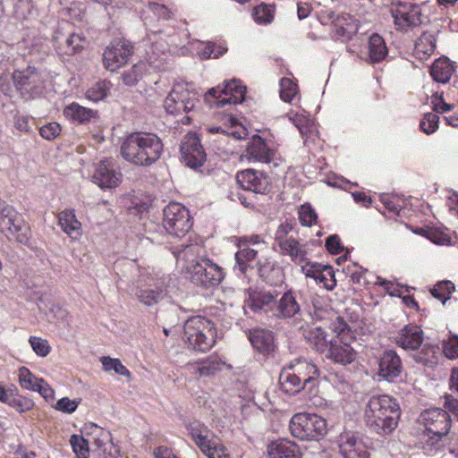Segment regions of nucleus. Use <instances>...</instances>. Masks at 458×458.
Here are the masks:
<instances>
[{"instance_id":"1","label":"nucleus","mask_w":458,"mask_h":458,"mask_svg":"<svg viewBox=\"0 0 458 458\" xmlns=\"http://www.w3.org/2000/svg\"><path fill=\"white\" fill-rule=\"evenodd\" d=\"M201 247L198 244L182 245L173 248L172 253L177 265L199 286L209 288L218 285L224 279L222 267L208 258H199Z\"/></svg>"},{"instance_id":"2","label":"nucleus","mask_w":458,"mask_h":458,"mask_svg":"<svg viewBox=\"0 0 458 458\" xmlns=\"http://www.w3.org/2000/svg\"><path fill=\"white\" fill-rule=\"evenodd\" d=\"M164 144L155 133L131 132L121 143L120 153L124 160L138 166H150L161 157Z\"/></svg>"},{"instance_id":"3","label":"nucleus","mask_w":458,"mask_h":458,"mask_svg":"<svg viewBox=\"0 0 458 458\" xmlns=\"http://www.w3.org/2000/svg\"><path fill=\"white\" fill-rule=\"evenodd\" d=\"M400 407L394 398L388 394L372 395L364 408L365 424L377 434H391L398 425Z\"/></svg>"},{"instance_id":"4","label":"nucleus","mask_w":458,"mask_h":458,"mask_svg":"<svg viewBox=\"0 0 458 458\" xmlns=\"http://www.w3.org/2000/svg\"><path fill=\"white\" fill-rule=\"evenodd\" d=\"M420 421L424 425L428 437L424 449L430 455H437L445 447L443 437L450 430L451 417L446 411L433 408L423 411L420 416Z\"/></svg>"},{"instance_id":"5","label":"nucleus","mask_w":458,"mask_h":458,"mask_svg":"<svg viewBox=\"0 0 458 458\" xmlns=\"http://www.w3.org/2000/svg\"><path fill=\"white\" fill-rule=\"evenodd\" d=\"M216 335V327L210 319L194 316L184 323L182 340L189 349L206 352L215 345Z\"/></svg>"},{"instance_id":"6","label":"nucleus","mask_w":458,"mask_h":458,"mask_svg":"<svg viewBox=\"0 0 458 458\" xmlns=\"http://www.w3.org/2000/svg\"><path fill=\"white\" fill-rule=\"evenodd\" d=\"M318 368L312 362L298 360L288 369H284L279 377V383L284 392L289 394L299 393L308 384L316 382Z\"/></svg>"},{"instance_id":"7","label":"nucleus","mask_w":458,"mask_h":458,"mask_svg":"<svg viewBox=\"0 0 458 458\" xmlns=\"http://www.w3.org/2000/svg\"><path fill=\"white\" fill-rule=\"evenodd\" d=\"M289 428L300 440L319 441L327 432V424L324 418L315 413L301 412L292 417Z\"/></svg>"},{"instance_id":"8","label":"nucleus","mask_w":458,"mask_h":458,"mask_svg":"<svg viewBox=\"0 0 458 458\" xmlns=\"http://www.w3.org/2000/svg\"><path fill=\"white\" fill-rule=\"evenodd\" d=\"M187 429L194 444L208 458H229L220 439L205 424L191 422Z\"/></svg>"},{"instance_id":"9","label":"nucleus","mask_w":458,"mask_h":458,"mask_svg":"<svg viewBox=\"0 0 458 458\" xmlns=\"http://www.w3.org/2000/svg\"><path fill=\"white\" fill-rule=\"evenodd\" d=\"M199 93L191 83L176 82L164 101L166 112L176 114L192 111L199 101Z\"/></svg>"},{"instance_id":"10","label":"nucleus","mask_w":458,"mask_h":458,"mask_svg":"<svg viewBox=\"0 0 458 458\" xmlns=\"http://www.w3.org/2000/svg\"><path fill=\"white\" fill-rule=\"evenodd\" d=\"M246 87L239 80H231L223 87L210 89L205 95V101L211 107H224L225 105L240 104L245 99Z\"/></svg>"},{"instance_id":"11","label":"nucleus","mask_w":458,"mask_h":458,"mask_svg":"<svg viewBox=\"0 0 458 458\" xmlns=\"http://www.w3.org/2000/svg\"><path fill=\"white\" fill-rule=\"evenodd\" d=\"M0 232L21 244L29 242V226L16 210L4 201H0Z\"/></svg>"},{"instance_id":"12","label":"nucleus","mask_w":458,"mask_h":458,"mask_svg":"<svg viewBox=\"0 0 458 458\" xmlns=\"http://www.w3.org/2000/svg\"><path fill=\"white\" fill-rule=\"evenodd\" d=\"M163 225L169 234L183 236L192 225L189 210L180 203H170L164 209Z\"/></svg>"},{"instance_id":"13","label":"nucleus","mask_w":458,"mask_h":458,"mask_svg":"<svg viewBox=\"0 0 458 458\" xmlns=\"http://www.w3.org/2000/svg\"><path fill=\"white\" fill-rule=\"evenodd\" d=\"M246 157L250 161L272 165L276 167L282 163L279 152L273 145L259 135L252 137L246 148Z\"/></svg>"},{"instance_id":"14","label":"nucleus","mask_w":458,"mask_h":458,"mask_svg":"<svg viewBox=\"0 0 458 458\" xmlns=\"http://www.w3.org/2000/svg\"><path fill=\"white\" fill-rule=\"evenodd\" d=\"M322 23H332V33L337 39L349 40L358 31L357 21L348 13L335 14L333 11H322L319 14Z\"/></svg>"},{"instance_id":"15","label":"nucleus","mask_w":458,"mask_h":458,"mask_svg":"<svg viewBox=\"0 0 458 458\" xmlns=\"http://www.w3.org/2000/svg\"><path fill=\"white\" fill-rule=\"evenodd\" d=\"M235 261L233 269L238 275L244 277H250L254 275H259L260 277L265 276V270L260 265L257 250L239 243V250L235 253Z\"/></svg>"},{"instance_id":"16","label":"nucleus","mask_w":458,"mask_h":458,"mask_svg":"<svg viewBox=\"0 0 458 458\" xmlns=\"http://www.w3.org/2000/svg\"><path fill=\"white\" fill-rule=\"evenodd\" d=\"M132 55V46L125 39H115L103 53V64L110 72H115L124 65Z\"/></svg>"},{"instance_id":"17","label":"nucleus","mask_w":458,"mask_h":458,"mask_svg":"<svg viewBox=\"0 0 458 458\" xmlns=\"http://www.w3.org/2000/svg\"><path fill=\"white\" fill-rule=\"evenodd\" d=\"M391 13L397 30L403 31L420 26L428 19L422 14L420 7L412 4H398L391 9Z\"/></svg>"},{"instance_id":"18","label":"nucleus","mask_w":458,"mask_h":458,"mask_svg":"<svg viewBox=\"0 0 458 458\" xmlns=\"http://www.w3.org/2000/svg\"><path fill=\"white\" fill-rule=\"evenodd\" d=\"M15 88L22 95L32 96L38 94L43 88V81L37 69L28 67L26 70H16L13 73Z\"/></svg>"},{"instance_id":"19","label":"nucleus","mask_w":458,"mask_h":458,"mask_svg":"<svg viewBox=\"0 0 458 458\" xmlns=\"http://www.w3.org/2000/svg\"><path fill=\"white\" fill-rule=\"evenodd\" d=\"M181 154L186 165L191 168L199 167L206 161V153L200 140L192 133H188L183 138L181 145Z\"/></svg>"},{"instance_id":"20","label":"nucleus","mask_w":458,"mask_h":458,"mask_svg":"<svg viewBox=\"0 0 458 458\" xmlns=\"http://www.w3.org/2000/svg\"><path fill=\"white\" fill-rule=\"evenodd\" d=\"M123 174L113 158L101 161L94 173L93 181L100 188H114L122 181Z\"/></svg>"},{"instance_id":"21","label":"nucleus","mask_w":458,"mask_h":458,"mask_svg":"<svg viewBox=\"0 0 458 458\" xmlns=\"http://www.w3.org/2000/svg\"><path fill=\"white\" fill-rule=\"evenodd\" d=\"M338 446L344 458H369V452L358 434L344 431L338 438Z\"/></svg>"},{"instance_id":"22","label":"nucleus","mask_w":458,"mask_h":458,"mask_svg":"<svg viewBox=\"0 0 458 458\" xmlns=\"http://www.w3.org/2000/svg\"><path fill=\"white\" fill-rule=\"evenodd\" d=\"M236 180L242 189L254 193H265L268 187V178L263 173L246 169L237 174Z\"/></svg>"},{"instance_id":"23","label":"nucleus","mask_w":458,"mask_h":458,"mask_svg":"<svg viewBox=\"0 0 458 458\" xmlns=\"http://www.w3.org/2000/svg\"><path fill=\"white\" fill-rule=\"evenodd\" d=\"M403 370L402 361L397 353L386 351L378 359V376L386 381H393L398 377Z\"/></svg>"},{"instance_id":"24","label":"nucleus","mask_w":458,"mask_h":458,"mask_svg":"<svg viewBox=\"0 0 458 458\" xmlns=\"http://www.w3.org/2000/svg\"><path fill=\"white\" fill-rule=\"evenodd\" d=\"M351 342L331 340L330 346L325 353L326 357L344 366L351 364L356 359V352L351 346Z\"/></svg>"},{"instance_id":"25","label":"nucleus","mask_w":458,"mask_h":458,"mask_svg":"<svg viewBox=\"0 0 458 458\" xmlns=\"http://www.w3.org/2000/svg\"><path fill=\"white\" fill-rule=\"evenodd\" d=\"M423 342V331L416 325H408L395 336V343L405 350H416Z\"/></svg>"},{"instance_id":"26","label":"nucleus","mask_w":458,"mask_h":458,"mask_svg":"<svg viewBox=\"0 0 458 458\" xmlns=\"http://www.w3.org/2000/svg\"><path fill=\"white\" fill-rule=\"evenodd\" d=\"M300 310V304L293 293L287 291L278 301H276L275 307L272 309V314L279 318H290L298 314Z\"/></svg>"},{"instance_id":"27","label":"nucleus","mask_w":458,"mask_h":458,"mask_svg":"<svg viewBox=\"0 0 458 458\" xmlns=\"http://www.w3.org/2000/svg\"><path fill=\"white\" fill-rule=\"evenodd\" d=\"M58 225L62 231L72 240L82 234L81 223L77 219L74 209H64L58 215Z\"/></svg>"},{"instance_id":"28","label":"nucleus","mask_w":458,"mask_h":458,"mask_svg":"<svg viewBox=\"0 0 458 458\" xmlns=\"http://www.w3.org/2000/svg\"><path fill=\"white\" fill-rule=\"evenodd\" d=\"M279 254L282 256H288L290 259L297 264L301 265L307 260V248L306 244H301L297 239H289L284 244L278 246Z\"/></svg>"},{"instance_id":"29","label":"nucleus","mask_w":458,"mask_h":458,"mask_svg":"<svg viewBox=\"0 0 458 458\" xmlns=\"http://www.w3.org/2000/svg\"><path fill=\"white\" fill-rule=\"evenodd\" d=\"M455 72L454 63L447 57H440L432 64L430 75L438 83H448Z\"/></svg>"},{"instance_id":"30","label":"nucleus","mask_w":458,"mask_h":458,"mask_svg":"<svg viewBox=\"0 0 458 458\" xmlns=\"http://www.w3.org/2000/svg\"><path fill=\"white\" fill-rule=\"evenodd\" d=\"M268 455L270 458H298L300 450L293 441L280 439L269 445Z\"/></svg>"},{"instance_id":"31","label":"nucleus","mask_w":458,"mask_h":458,"mask_svg":"<svg viewBox=\"0 0 458 458\" xmlns=\"http://www.w3.org/2000/svg\"><path fill=\"white\" fill-rule=\"evenodd\" d=\"M249 339L252 346L261 353L269 354L274 350V335L271 331L254 329L250 332Z\"/></svg>"},{"instance_id":"32","label":"nucleus","mask_w":458,"mask_h":458,"mask_svg":"<svg viewBox=\"0 0 458 458\" xmlns=\"http://www.w3.org/2000/svg\"><path fill=\"white\" fill-rule=\"evenodd\" d=\"M436 36L433 32H424L414 43L413 54L416 58L424 60L429 57L436 49Z\"/></svg>"},{"instance_id":"33","label":"nucleus","mask_w":458,"mask_h":458,"mask_svg":"<svg viewBox=\"0 0 458 458\" xmlns=\"http://www.w3.org/2000/svg\"><path fill=\"white\" fill-rule=\"evenodd\" d=\"M304 337L310 346L319 353H326L330 346V341L327 339V333L320 327H316L304 330Z\"/></svg>"},{"instance_id":"34","label":"nucleus","mask_w":458,"mask_h":458,"mask_svg":"<svg viewBox=\"0 0 458 458\" xmlns=\"http://www.w3.org/2000/svg\"><path fill=\"white\" fill-rule=\"evenodd\" d=\"M276 296L267 291L256 292L250 295L248 301L249 307L253 311L265 310V312L271 311L275 307Z\"/></svg>"},{"instance_id":"35","label":"nucleus","mask_w":458,"mask_h":458,"mask_svg":"<svg viewBox=\"0 0 458 458\" xmlns=\"http://www.w3.org/2000/svg\"><path fill=\"white\" fill-rule=\"evenodd\" d=\"M97 112L72 102L64 109V115L79 123H85L95 118Z\"/></svg>"},{"instance_id":"36","label":"nucleus","mask_w":458,"mask_h":458,"mask_svg":"<svg viewBox=\"0 0 458 458\" xmlns=\"http://www.w3.org/2000/svg\"><path fill=\"white\" fill-rule=\"evenodd\" d=\"M163 296L164 289L158 283L149 284L148 287H141L136 293L137 299L147 306L157 304Z\"/></svg>"},{"instance_id":"37","label":"nucleus","mask_w":458,"mask_h":458,"mask_svg":"<svg viewBox=\"0 0 458 458\" xmlns=\"http://www.w3.org/2000/svg\"><path fill=\"white\" fill-rule=\"evenodd\" d=\"M387 54V48L382 37L374 34L369 41V55L372 63H377L383 60Z\"/></svg>"},{"instance_id":"38","label":"nucleus","mask_w":458,"mask_h":458,"mask_svg":"<svg viewBox=\"0 0 458 458\" xmlns=\"http://www.w3.org/2000/svg\"><path fill=\"white\" fill-rule=\"evenodd\" d=\"M167 50L168 47L165 41H156L153 43L150 47V49L147 51V60L149 63V65L156 70L162 69V55H165Z\"/></svg>"},{"instance_id":"39","label":"nucleus","mask_w":458,"mask_h":458,"mask_svg":"<svg viewBox=\"0 0 458 458\" xmlns=\"http://www.w3.org/2000/svg\"><path fill=\"white\" fill-rule=\"evenodd\" d=\"M111 89V83L106 81H98L86 91V98L93 102L104 100Z\"/></svg>"},{"instance_id":"40","label":"nucleus","mask_w":458,"mask_h":458,"mask_svg":"<svg viewBox=\"0 0 458 458\" xmlns=\"http://www.w3.org/2000/svg\"><path fill=\"white\" fill-rule=\"evenodd\" d=\"M85 428L93 436L94 444L98 448L106 449L105 446L112 440L111 433L96 424L87 425Z\"/></svg>"},{"instance_id":"41","label":"nucleus","mask_w":458,"mask_h":458,"mask_svg":"<svg viewBox=\"0 0 458 458\" xmlns=\"http://www.w3.org/2000/svg\"><path fill=\"white\" fill-rule=\"evenodd\" d=\"M146 72V65L143 62L132 65L127 71H124L122 75L123 82L128 86L135 85L140 80L142 79Z\"/></svg>"},{"instance_id":"42","label":"nucleus","mask_w":458,"mask_h":458,"mask_svg":"<svg viewBox=\"0 0 458 458\" xmlns=\"http://www.w3.org/2000/svg\"><path fill=\"white\" fill-rule=\"evenodd\" d=\"M330 327L336 334L337 341H352L354 340L353 333L349 325L340 317H336L331 322Z\"/></svg>"},{"instance_id":"43","label":"nucleus","mask_w":458,"mask_h":458,"mask_svg":"<svg viewBox=\"0 0 458 458\" xmlns=\"http://www.w3.org/2000/svg\"><path fill=\"white\" fill-rule=\"evenodd\" d=\"M86 44L84 37L77 33L71 34L65 40L63 47V52L65 55H74L80 53Z\"/></svg>"},{"instance_id":"44","label":"nucleus","mask_w":458,"mask_h":458,"mask_svg":"<svg viewBox=\"0 0 458 458\" xmlns=\"http://www.w3.org/2000/svg\"><path fill=\"white\" fill-rule=\"evenodd\" d=\"M454 290V284L451 281H442L434 285L431 293L445 304L450 299Z\"/></svg>"},{"instance_id":"45","label":"nucleus","mask_w":458,"mask_h":458,"mask_svg":"<svg viewBox=\"0 0 458 458\" xmlns=\"http://www.w3.org/2000/svg\"><path fill=\"white\" fill-rule=\"evenodd\" d=\"M73 453L77 458H88L89 454V441L82 436L72 435L70 438Z\"/></svg>"},{"instance_id":"46","label":"nucleus","mask_w":458,"mask_h":458,"mask_svg":"<svg viewBox=\"0 0 458 458\" xmlns=\"http://www.w3.org/2000/svg\"><path fill=\"white\" fill-rule=\"evenodd\" d=\"M100 361L105 371L114 370L116 374L121 376H130L131 374L119 359L104 356L100 358Z\"/></svg>"},{"instance_id":"47","label":"nucleus","mask_w":458,"mask_h":458,"mask_svg":"<svg viewBox=\"0 0 458 458\" xmlns=\"http://www.w3.org/2000/svg\"><path fill=\"white\" fill-rule=\"evenodd\" d=\"M437 348L425 345L420 352L416 354V360L426 366L433 367L437 363Z\"/></svg>"},{"instance_id":"48","label":"nucleus","mask_w":458,"mask_h":458,"mask_svg":"<svg viewBox=\"0 0 458 458\" xmlns=\"http://www.w3.org/2000/svg\"><path fill=\"white\" fill-rule=\"evenodd\" d=\"M19 383L22 388L33 391L42 378L35 377L29 369L21 367L18 371Z\"/></svg>"},{"instance_id":"49","label":"nucleus","mask_w":458,"mask_h":458,"mask_svg":"<svg viewBox=\"0 0 458 458\" xmlns=\"http://www.w3.org/2000/svg\"><path fill=\"white\" fill-rule=\"evenodd\" d=\"M298 92L297 85L289 78L280 81V97L284 102H291Z\"/></svg>"},{"instance_id":"50","label":"nucleus","mask_w":458,"mask_h":458,"mask_svg":"<svg viewBox=\"0 0 458 458\" xmlns=\"http://www.w3.org/2000/svg\"><path fill=\"white\" fill-rule=\"evenodd\" d=\"M274 6L260 4L254 9L253 17L258 23H270L274 20Z\"/></svg>"},{"instance_id":"51","label":"nucleus","mask_w":458,"mask_h":458,"mask_svg":"<svg viewBox=\"0 0 458 458\" xmlns=\"http://www.w3.org/2000/svg\"><path fill=\"white\" fill-rule=\"evenodd\" d=\"M316 278V282L318 284H322L323 286L327 290H333L336 285V281L335 278V273L331 267L323 266L322 270Z\"/></svg>"},{"instance_id":"52","label":"nucleus","mask_w":458,"mask_h":458,"mask_svg":"<svg viewBox=\"0 0 458 458\" xmlns=\"http://www.w3.org/2000/svg\"><path fill=\"white\" fill-rule=\"evenodd\" d=\"M193 369L196 372L199 373L200 377H207L212 374L214 371L221 369V364L216 360V358H208L205 361H201L198 363L196 366H193Z\"/></svg>"},{"instance_id":"53","label":"nucleus","mask_w":458,"mask_h":458,"mask_svg":"<svg viewBox=\"0 0 458 458\" xmlns=\"http://www.w3.org/2000/svg\"><path fill=\"white\" fill-rule=\"evenodd\" d=\"M29 343L33 352L39 357L47 356L51 351V346L49 345L47 340L41 337L30 336Z\"/></svg>"},{"instance_id":"54","label":"nucleus","mask_w":458,"mask_h":458,"mask_svg":"<svg viewBox=\"0 0 458 458\" xmlns=\"http://www.w3.org/2000/svg\"><path fill=\"white\" fill-rule=\"evenodd\" d=\"M293 230V224L289 221H285L278 225L275 233V243L278 246L284 244V242H288L289 239H293L288 234Z\"/></svg>"},{"instance_id":"55","label":"nucleus","mask_w":458,"mask_h":458,"mask_svg":"<svg viewBox=\"0 0 458 458\" xmlns=\"http://www.w3.org/2000/svg\"><path fill=\"white\" fill-rule=\"evenodd\" d=\"M439 116L436 113H427L424 114L420 121V126L421 130L427 133L431 134L438 128Z\"/></svg>"},{"instance_id":"56","label":"nucleus","mask_w":458,"mask_h":458,"mask_svg":"<svg viewBox=\"0 0 458 458\" xmlns=\"http://www.w3.org/2000/svg\"><path fill=\"white\" fill-rule=\"evenodd\" d=\"M318 219L317 213L310 204H304L299 210V220L302 225L311 226L316 224Z\"/></svg>"},{"instance_id":"57","label":"nucleus","mask_w":458,"mask_h":458,"mask_svg":"<svg viewBox=\"0 0 458 458\" xmlns=\"http://www.w3.org/2000/svg\"><path fill=\"white\" fill-rule=\"evenodd\" d=\"M79 404L80 400L63 397L53 405V408L60 412L72 414L77 410Z\"/></svg>"},{"instance_id":"58","label":"nucleus","mask_w":458,"mask_h":458,"mask_svg":"<svg viewBox=\"0 0 458 458\" xmlns=\"http://www.w3.org/2000/svg\"><path fill=\"white\" fill-rule=\"evenodd\" d=\"M202 48H199V55L202 59L218 58L226 49L222 47H216L212 43L201 44Z\"/></svg>"},{"instance_id":"59","label":"nucleus","mask_w":458,"mask_h":458,"mask_svg":"<svg viewBox=\"0 0 458 458\" xmlns=\"http://www.w3.org/2000/svg\"><path fill=\"white\" fill-rule=\"evenodd\" d=\"M7 404L20 413L30 411L34 406V403L31 399L22 396L13 399L10 398Z\"/></svg>"},{"instance_id":"60","label":"nucleus","mask_w":458,"mask_h":458,"mask_svg":"<svg viewBox=\"0 0 458 458\" xmlns=\"http://www.w3.org/2000/svg\"><path fill=\"white\" fill-rule=\"evenodd\" d=\"M61 132V126L59 123L53 122L47 123L43 125L40 130L39 133L42 136V138L51 140L55 139Z\"/></svg>"},{"instance_id":"61","label":"nucleus","mask_w":458,"mask_h":458,"mask_svg":"<svg viewBox=\"0 0 458 458\" xmlns=\"http://www.w3.org/2000/svg\"><path fill=\"white\" fill-rule=\"evenodd\" d=\"M302 273L307 276L316 280L317 275L320 273L323 268V265L318 263H311L308 259L303 264L300 265Z\"/></svg>"},{"instance_id":"62","label":"nucleus","mask_w":458,"mask_h":458,"mask_svg":"<svg viewBox=\"0 0 458 458\" xmlns=\"http://www.w3.org/2000/svg\"><path fill=\"white\" fill-rule=\"evenodd\" d=\"M149 10L158 18L168 20L172 17V12L165 5L156 2H149Z\"/></svg>"},{"instance_id":"63","label":"nucleus","mask_w":458,"mask_h":458,"mask_svg":"<svg viewBox=\"0 0 458 458\" xmlns=\"http://www.w3.org/2000/svg\"><path fill=\"white\" fill-rule=\"evenodd\" d=\"M33 391L38 392L42 395V397L47 401L54 400L55 398L54 389L43 378L39 380V384L37 385Z\"/></svg>"},{"instance_id":"64","label":"nucleus","mask_w":458,"mask_h":458,"mask_svg":"<svg viewBox=\"0 0 458 458\" xmlns=\"http://www.w3.org/2000/svg\"><path fill=\"white\" fill-rule=\"evenodd\" d=\"M327 250L331 254H339L343 250V246L340 238L337 234L330 235L326 241Z\"/></svg>"}]
</instances>
